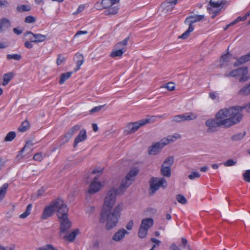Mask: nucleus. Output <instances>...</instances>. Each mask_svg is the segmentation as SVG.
Instances as JSON below:
<instances>
[{
	"instance_id": "1",
	"label": "nucleus",
	"mask_w": 250,
	"mask_h": 250,
	"mask_svg": "<svg viewBox=\"0 0 250 250\" xmlns=\"http://www.w3.org/2000/svg\"><path fill=\"white\" fill-rule=\"evenodd\" d=\"M117 194L118 191L115 188H112L109 190L105 197L104 204L101 212L99 221L101 223H106V229L107 230H110L116 226L121 216L123 204L118 205L115 207L113 211H111Z\"/></svg>"
},
{
	"instance_id": "2",
	"label": "nucleus",
	"mask_w": 250,
	"mask_h": 250,
	"mask_svg": "<svg viewBox=\"0 0 250 250\" xmlns=\"http://www.w3.org/2000/svg\"><path fill=\"white\" fill-rule=\"evenodd\" d=\"M231 107L219 110L214 118L207 120L205 122L208 127L207 132L213 133L218 131L219 127L229 128L241 122V115Z\"/></svg>"
},
{
	"instance_id": "3",
	"label": "nucleus",
	"mask_w": 250,
	"mask_h": 250,
	"mask_svg": "<svg viewBox=\"0 0 250 250\" xmlns=\"http://www.w3.org/2000/svg\"><path fill=\"white\" fill-rule=\"evenodd\" d=\"M204 15H191L186 18L184 23L188 25V30L183 33L179 38L182 39H186L189 35L190 33L194 30V27L192 24L194 22L199 21L204 18Z\"/></svg>"
},
{
	"instance_id": "4",
	"label": "nucleus",
	"mask_w": 250,
	"mask_h": 250,
	"mask_svg": "<svg viewBox=\"0 0 250 250\" xmlns=\"http://www.w3.org/2000/svg\"><path fill=\"white\" fill-rule=\"evenodd\" d=\"M149 193L151 195H153L160 187L165 188L167 186L166 180L163 177H152L149 180Z\"/></svg>"
},
{
	"instance_id": "5",
	"label": "nucleus",
	"mask_w": 250,
	"mask_h": 250,
	"mask_svg": "<svg viewBox=\"0 0 250 250\" xmlns=\"http://www.w3.org/2000/svg\"><path fill=\"white\" fill-rule=\"evenodd\" d=\"M248 74V68L246 66H242L235 70H232L229 73L226 74L225 77H235L241 76L239 79V82L241 83L246 82L249 80V77L247 76Z\"/></svg>"
},
{
	"instance_id": "6",
	"label": "nucleus",
	"mask_w": 250,
	"mask_h": 250,
	"mask_svg": "<svg viewBox=\"0 0 250 250\" xmlns=\"http://www.w3.org/2000/svg\"><path fill=\"white\" fill-rule=\"evenodd\" d=\"M150 123L149 119H144L134 123H129L125 127V131L127 134H130L136 132L141 126Z\"/></svg>"
},
{
	"instance_id": "7",
	"label": "nucleus",
	"mask_w": 250,
	"mask_h": 250,
	"mask_svg": "<svg viewBox=\"0 0 250 250\" xmlns=\"http://www.w3.org/2000/svg\"><path fill=\"white\" fill-rule=\"evenodd\" d=\"M55 211L57 212L59 219L68 217L67 213L68 208L67 206L63 203V200L58 198L55 200Z\"/></svg>"
},
{
	"instance_id": "8",
	"label": "nucleus",
	"mask_w": 250,
	"mask_h": 250,
	"mask_svg": "<svg viewBox=\"0 0 250 250\" xmlns=\"http://www.w3.org/2000/svg\"><path fill=\"white\" fill-rule=\"evenodd\" d=\"M153 220L151 218H146L142 220L138 234H147L148 229L153 225Z\"/></svg>"
},
{
	"instance_id": "9",
	"label": "nucleus",
	"mask_w": 250,
	"mask_h": 250,
	"mask_svg": "<svg viewBox=\"0 0 250 250\" xmlns=\"http://www.w3.org/2000/svg\"><path fill=\"white\" fill-rule=\"evenodd\" d=\"M163 141L161 140L151 146L148 148L149 155H155L159 153L162 148L167 145V143L163 142Z\"/></svg>"
},
{
	"instance_id": "10",
	"label": "nucleus",
	"mask_w": 250,
	"mask_h": 250,
	"mask_svg": "<svg viewBox=\"0 0 250 250\" xmlns=\"http://www.w3.org/2000/svg\"><path fill=\"white\" fill-rule=\"evenodd\" d=\"M60 223V232L67 234L69 232L71 222L68 217L59 219Z\"/></svg>"
},
{
	"instance_id": "11",
	"label": "nucleus",
	"mask_w": 250,
	"mask_h": 250,
	"mask_svg": "<svg viewBox=\"0 0 250 250\" xmlns=\"http://www.w3.org/2000/svg\"><path fill=\"white\" fill-rule=\"evenodd\" d=\"M81 125H76L72 127L64 136L62 137V143H65L69 141V140L72 138L73 135L78 132L81 128Z\"/></svg>"
},
{
	"instance_id": "12",
	"label": "nucleus",
	"mask_w": 250,
	"mask_h": 250,
	"mask_svg": "<svg viewBox=\"0 0 250 250\" xmlns=\"http://www.w3.org/2000/svg\"><path fill=\"white\" fill-rule=\"evenodd\" d=\"M28 35H31L34 37V39H33V38H29L28 39L31 41V42L36 43L43 42L46 39V35L41 34H34L31 31H26L24 33V36L26 37Z\"/></svg>"
},
{
	"instance_id": "13",
	"label": "nucleus",
	"mask_w": 250,
	"mask_h": 250,
	"mask_svg": "<svg viewBox=\"0 0 250 250\" xmlns=\"http://www.w3.org/2000/svg\"><path fill=\"white\" fill-rule=\"evenodd\" d=\"M98 178V177H95L93 178V181L89 185L88 192L90 194L98 192L102 188V186L101 183L97 181Z\"/></svg>"
},
{
	"instance_id": "14",
	"label": "nucleus",
	"mask_w": 250,
	"mask_h": 250,
	"mask_svg": "<svg viewBox=\"0 0 250 250\" xmlns=\"http://www.w3.org/2000/svg\"><path fill=\"white\" fill-rule=\"evenodd\" d=\"M55 200H54L49 206L44 208L42 215V219H45L53 215V212L55 211Z\"/></svg>"
},
{
	"instance_id": "15",
	"label": "nucleus",
	"mask_w": 250,
	"mask_h": 250,
	"mask_svg": "<svg viewBox=\"0 0 250 250\" xmlns=\"http://www.w3.org/2000/svg\"><path fill=\"white\" fill-rule=\"evenodd\" d=\"M132 182L133 180H130L128 177H125V179L122 180L119 188H116V190L118 191V194H123L125 189L131 185Z\"/></svg>"
},
{
	"instance_id": "16",
	"label": "nucleus",
	"mask_w": 250,
	"mask_h": 250,
	"mask_svg": "<svg viewBox=\"0 0 250 250\" xmlns=\"http://www.w3.org/2000/svg\"><path fill=\"white\" fill-rule=\"evenodd\" d=\"M178 0H170L166 1L161 4V7L165 13L170 12L172 10L175 5L177 3Z\"/></svg>"
},
{
	"instance_id": "17",
	"label": "nucleus",
	"mask_w": 250,
	"mask_h": 250,
	"mask_svg": "<svg viewBox=\"0 0 250 250\" xmlns=\"http://www.w3.org/2000/svg\"><path fill=\"white\" fill-rule=\"evenodd\" d=\"M86 138H87V135H86V130L84 129H83L81 130H80L78 135L75 138L74 142L73 144V147L74 148L76 147L78 143H79L80 142L84 141V140H85L86 139Z\"/></svg>"
},
{
	"instance_id": "18",
	"label": "nucleus",
	"mask_w": 250,
	"mask_h": 250,
	"mask_svg": "<svg viewBox=\"0 0 250 250\" xmlns=\"http://www.w3.org/2000/svg\"><path fill=\"white\" fill-rule=\"evenodd\" d=\"M249 61H250V52L245 55H243L237 60V61L234 63V66L236 67L242 64Z\"/></svg>"
},
{
	"instance_id": "19",
	"label": "nucleus",
	"mask_w": 250,
	"mask_h": 250,
	"mask_svg": "<svg viewBox=\"0 0 250 250\" xmlns=\"http://www.w3.org/2000/svg\"><path fill=\"white\" fill-rule=\"evenodd\" d=\"M232 108L235 109L236 110H237L236 112L238 111V114H240L241 115V121L242 120L243 115L242 113V110L244 109H246V111L248 113L250 112V102L247 104V105L245 106H232Z\"/></svg>"
},
{
	"instance_id": "20",
	"label": "nucleus",
	"mask_w": 250,
	"mask_h": 250,
	"mask_svg": "<svg viewBox=\"0 0 250 250\" xmlns=\"http://www.w3.org/2000/svg\"><path fill=\"white\" fill-rule=\"evenodd\" d=\"M238 95L247 96L250 94V82L242 87L238 92Z\"/></svg>"
},
{
	"instance_id": "21",
	"label": "nucleus",
	"mask_w": 250,
	"mask_h": 250,
	"mask_svg": "<svg viewBox=\"0 0 250 250\" xmlns=\"http://www.w3.org/2000/svg\"><path fill=\"white\" fill-rule=\"evenodd\" d=\"M128 40L129 37H127L122 42H120L117 43L114 46V48L118 49H123L124 52H125L126 50V45L127 44Z\"/></svg>"
},
{
	"instance_id": "22",
	"label": "nucleus",
	"mask_w": 250,
	"mask_h": 250,
	"mask_svg": "<svg viewBox=\"0 0 250 250\" xmlns=\"http://www.w3.org/2000/svg\"><path fill=\"white\" fill-rule=\"evenodd\" d=\"M161 174L166 177L171 176V167L169 166L162 165L161 168Z\"/></svg>"
},
{
	"instance_id": "23",
	"label": "nucleus",
	"mask_w": 250,
	"mask_h": 250,
	"mask_svg": "<svg viewBox=\"0 0 250 250\" xmlns=\"http://www.w3.org/2000/svg\"><path fill=\"white\" fill-rule=\"evenodd\" d=\"M230 56L231 55L229 52L226 54L222 55L220 61L221 67L227 65V63L230 60Z\"/></svg>"
},
{
	"instance_id": "24",
	"label": "nucleus",
	"mask_w": 250,
	"mask_h": 250,
	"mask_svg": "<svg viewBox=\"0 0 250 250\" xmlns=\"http://www.w3.org/2000/svg\"><path fill=\"white\" fill-rule=\"evenodd\" d=\"M14 74L13 72H8L5 73L3 76V82L2 84L4 86L6 85L14 77Z\"/></svg>"
},
{
	"instance_id": "25",
	"label": "nucleus",
	"mask_w": 250,
	"mask_h": 250,
	"mask_svg": "<svg viewBox=\"0 0 250 250\" xmlns=\"http://www.w3.org/2000/svg\"><path fill=\"white\" fill-rule=\"evenodd\" d=\"M197 117V115L195 113L192 112L186 113L182 114L183 122L193 120L196 119Z\"/></svg>"
},
{
	"instance_id": "26",
	"label": "nucleus",
	"mask_w": 250,
	"mask_h": 250,
	"mask_svg": "<svg viewBox=\"0 0 250 250\" xmlns=\"http://www.w3.org/2000/svg\"><path fill=\"white\" fill-rule=\"evenodd\" d=\"M226 1L225 0H210L209 1V5L211 7L218 8L225 4Z\"/></svg>"
},
{
	"instance_id": "27",
	"label": "nucleus",
	"mask_w": 250,
	"mask_h": 250,
	"mask_svg": "<svg viewBox=\"0 0 250 250\" xmlns=\"http://www.w3.org/2000/svg\"><path fill=\"white\" fill-rule=\"evenodd\" d=\"M9 186V184L5 183L0 188V202L4 198Z\"/></svg>"
},
{
	"instance_id": "28",
	"label": "nucleus",
	"mask_w": 250,
	"mask_h": 250,
	"mask_svg": "<svg viewBox=\"0 0 250 250\" xmlns=\"http://www.w3.org/2000/svg\"><path fill=\"white\" fill-rule=\"evenodd\" d=\"M11 24L9 20L6 18H3L0 20V33L3 31L2 27L4 26L8 28L10 27Z\"/></svg>"
},
{
	"instance_id": "29",
	"label": "nucleus",
	"mask_w": 250,
	"mask_h": 250,
	"mask_svg": "<svg viewBox=\"0 0 250 250\" xmlns=\"http://www.w3.org/2000/svg\"><path fill=\"white\" fill-rule=\"evenodd\" d=\"M246 135V132L239 133L231 136L230 140L233 142H236L241 140Z\"/></svg>"
},
{
	"instance_id": "30",
	"label": "nucleus",
	"mask_w": 250,
	"mask_h": 250,
	"mask_svg": "<svg viewBox=\"0 0 250 250\" xmlns=\"http://www.w3.org/2000/svg\"><path fill=\"white\" fill-rule=\"evenodd\" d=\"M72 74L71 72H67L62 73L60 76V79L59 81L60 84H63L67 80L70 78Z\"/></svg>"
},
{
	"instance_id": "31",
	"label": "nucleus",
	"mask_w": 250,
	"mask_h": 250,
	"mask_svg": "<svg viewBox=\"0 0 250 250\" xmlns=\"http://www.w3.org/2000/svg\"><path fill=\"white\" fill-rule=\"evenodd\" d=\"M124 53V50L123 49H118L114 48L112 52L110 54V57L111 58H115L117 57H122Z\"/></svg>"
},
{
	"instance_id": "32",
	"label": "nucleus",
	"mask_w": 250,
	"mask_h": 250,
	"mask_svg": "<svg viewBox=\"0 0 250 250\" xmlns=\"http://www.w3.org/2000/svg\"><path fill=\"white\" fill-rule=\"evenodd\" d=\"M139 173V169L137 168H134L130 170L126 175L125 177H128V178L130 180H134V177L137 175Z\"/></svg>"
},
{
	"instance_id": "33",
	"label": "nucleus",
	"mask_w": 250,
	"mask_h": 250,
	"mask_svg": "<svg viewBox=\"0 0 250 250\" xmlns=\"http://www.w3.org/2000/svg\"><path fill=\"white\" fill-rule=\"evenodd\" d=\"M119 8L117 6H110L105 11V15H115L118 13Z\"/></svg>"
},
{
	"instance_id": "34",
	"label": "nucleus",
	"mask_w": 250,
	"mask_h": 250,
	"mask_svg": "<svg viewBox=\"0 0 250 250\" xmlns=\"http://www.w3.org/2000/svg\"><path fill=\"white\" fill-rule=\"evenodd\" d=\"M34 144L31 141H29L27 142L26 143L24 146L20 151V154L17 155V158L20 159L22 158V156L21 155V153H22L23 152V151H24L26 147H31V146H32L34 145Z\"/></svg>"
},
{
	"instance_id": "35",
	"label": "nucleus",
	"mask_w": 250,
	"mask_h": 250,
	"mask_svg": "<svg viewBox=\"0 0 250 250\" xmlns=\"http://www.w3.org/2000/svg\"><path fill=\"white\" fill-rule=\"evenodd\" d=\"M29 126V122L27 120H25L23 122L21 125L19 127L18 130L21 132H24L28 129Z\"/></svg>"
},
{
	"instance_id": "36",
	"label": "nucleus",
	"mask_w": 250,
	"mask_h": 250,
	"mask_svg": "<svg viewBox=\"0 0 250 250\" xmlns=\"http://www.w3.org/2000/svg\"><path fill=\"white\" fill-rule=\"evenodd\" d=\"M76 56L77 58H82L81 60H78L77 62V66H76V68L75 69V71H76L79 70L81 66L83 63L84 58H83V55L81 54L77 53L76 54Z\"/></svg>"
},
{
	"instance_id": "37",
	"label": "nucleus",
	"mask_w": 250,
	"mask_h": 250,
	"mask_svg": "<svg viewBox=\"0 0 250 250\" xmlns=\"http://www.w3.org/2000/svg\"><path fill=\"white\" fill-rule=\"evenodd\" d=\"M31 7L28 5H21L17 7V10L19 12H23L25 11H29Z\"/></svg>"
},
{
	"instance_id": "38",
	"label": "nucleus",
	"mask_w": 250,
	"mask_h": 250,
	"mask_svg": "<svg viewBox=\"0 0 250 250\" xmlns=\"http://www.w3.org/2000/svg\"><path fill=\"white\" fill-rule=\"evenodd\" d=\"M16 134L14 131H10L8 132L4 138V141H12L16 137Z\"/></svg>"
},
{
	"instance_id": "39",
	"label": "nucleus",
	"mask_w": 250,
	"mask_h": 250,
	"mask_svg": "<svg viewBox=\"0 0 250 250\" xmlns=\"http://www.w3.org/2000/svg\"><path fill=\"white\" fill-rule=\"evenodd\" d=\"M31 208H32V205L31 204L28 205L26 207L25 211L24 212H23V213H22L20 215V217L21 218H26L30 213Z\"/></svg>"
},
{
	"instance_id": "40",
	"label": "nucleus",
	"mask_w": 250,
	"mask_h": 250,
	"mask_svg": "<svg viewBox=\"0 0 250 250\" xmlns=\"http://www.w3.org/2000/svg\"><path fill=\"white\" fill-rule=\"evenodd\" d=\"M174 163V157L172 156H170L168 157L163 162V165L167 166V164H168L167 166H169L170 167L172 166Z\"/></svg>"
},
{
	"instance_id": "41",
	"label": "nucleus",
	"mask_w": 250,
	"mask_h": 250,
	"mask_svg": "<svg viewBox=\"0 0 250 250\" xmlns=\"http://www.w3.org/2000/svg\"><path fill=\"white\" fill-rule=\"evenodd\" d=\"M6 58L8 60L14 59L16 61H19L21 59V56L18 54H8L6 56Z\"/></svg>"
},
{
	"instance_id": "42",
	"label": "nucleus",
	"mask_w": 250,
	"mask_h": 250,
	"mask_svg": "<svg viewBox=\"0 0 250 250\" xmlns=\"http://www.w3.org/2000/svg\"><path fill=\"white\" fill-rule=\"evenodd\" d=\"M176 199L177 201L180 204H186L187 202L186 198L181 194H178L176 195Z\"/></svg>"
},
{
	"instance_id": "43",
	"label": "nucleus",
	"mask_w": 250,
	"mask_h": 250,
	"mask_svg": "<svg viewBox=\"0 0 250 250\" xmlns=\"http://www.w3.org/2000/svg\"><path fill=\"white\" fill-rule=\"evenodd\" d=\"M101 4L104 8H108L110 6H112L111 0H102Z\"/></svg>"
},
{
	"instance_id": "44",
	"label": "nucleus",
	"mask_w": 250,
	"mask_h": 250,
	"mask_svg": "<svg viewBox=\"0 0 250 250\" xmlns=\"http://www.w3.org/2000/svg\"><path fill=\"white\" fill-rule=\"evenodd\" d=\"M177 137L174 136H168L166 138H163L161 140L164 141L163 142L167 143V145L170 142H174L177 139Z\"/></svg>"
},
{
	"instance_id": "45",
	"label": "nucleus",
	"mask_w": 250,
	"mask_h": 250,
	"mask_svg": "<svg viewBox=\"0 0 250 250\" xmlns=\"http://www.w3.org/2000/svg\"><path fill=\"white\" fill-rule=\"evenodd\" d=\"M65 61V58L63 57L62 54H58L57 56V59L56 63L58 65H61L63 62Z\"/></svg>"
},
{
	"instance_id": "46",
	"label": "nucleus",
	"mask_w": 250,
	"mask_h": 250,
	"mask_svg": "<svg viewBox=\"0 0 250 250\" xmlns=\"http://www.w3.org/2000/svg\"><path fill=\"white\" fill-rule=\"evenodd\" d=\"M76 235H63L62 239L68 242H73L75 238Z\"/></svg>"
},
{
	"instance_id": "47",
	"label": "nucleus",
	"mask_w": 250,
	"mask_h": 250,
	"mask_svg": "<svg viewBox=\"0 0 250 250\" xmlns=\"http://www.w3.org/2000/svg\"><path fill=\"white\" fill-rule=\"evenodd\" d=\"M244 180L247 182H250V169L247 170L243 175Z\"/></svg>"
},
{
	"instance_id": "48",
	"label": "nucleus",
	"mask_w": 250,
	"mask_h": 250,
	"mask_svg": "<svg viewBox=\"0 0 250 250\" xmlns=\"http://www.w3.org/2000/svg\"><path fill=\"white\" fill-rule=\"evenodd\" d=\"M36 18L32 16H27L24 20V22L27 23H32L35 22Z\"/></svg>"
},
{
	"instance_id": "49",
	"label": "nucleus",
	"mask_w": 250,
	"mask_h": 250,
	"mask_svg": "<svg viewBox=\"0 0 250 250\" xmlns=\"http://www.w3.org/2000/svg\"><path fill=\"white\" fill-rule=\"evenodd\" d=\"M208 96L209 97L213 100L216 99L218 101H219V97L218 96V94L216 92H209Z\"/></svg>"
},
{
	"instance_id": "50",
	"label": "nucleus",
	"mask_w": 250,
	"mask_h": 250,
	"mask_svg": "<svg viewBox=\"0 0 250 250\" xmlns=\"http://www.w3.org/2000/svg\"><path fill=\"white\" fill-rule=\"evenodd\" d=\"M200 177V174L198 172H192L188 176V178L193 180L196 178Z\"/></svg>"
},
{
	"instance_id": "51",
	"label": "nucleus",
	"mask_w": 250,
	"mask_h": 250,
	"mask_svg": "<svg viewBox=\"0 0 250 250\" xmlns=\"http://www.w3.org/2000/svg\"><path fill=\"white\" fill-rule=\"evenodd\" d=\"M172 121L175 122L177 123H180L183 122L182 114L174 116L173 117Z\"/></svg>"
},
{
	"instance_id": "52",
	"label": "nucleus",
	"mask_w": 250,
	"mask_h": 250,
	"mask_svg": "<svg viewBox=\"0 0 250 250\" xmlns=\"http://www.w3.org/2000/svg\"><path fill=\"white\" fill-rule=\"evenodd\" d=\"M37 250H55V248L51 245H46L45 246L40 248Z\"/></svg>"
},
{
	"instance_id": "53",
	"label": "nucleus",
	"mask_w": 250,
	"mask_h": 250,
	"mask_svg": "<svg viewBox=\"0 0 250 250\" xmlns=\"http://www.w3.org/2000/svg\"><path fill=\"white\" fill-rule=\"evenodd\" d=\"M104 106V105L96 106V107H94L93 108H92V109H91L89 111V112L91 114L95 113V112H97L100 111Z\"/></svg>"
},
{
	"instance_id": "54",
	"label": "nucleus",
	"mask_w": 250,
	"mask_h": 250,
	"mask_svg": "<svg viewBox=\"0 0 250 250\" xmlns=\"http://www.w3.org/2000/svg\"><path fill=\"white\" fill-rule=\"evenodd\" d=\"M9 5V3L7 0H0V8H6Z\"/></svg>"
},
{
	"instance_id": "55",
	"label": "nucleus",
	"mask_w": 250,
	"mask_h": 250,
	"mask_svg": "<svg viewBox=\"0 0 250 250\" xmlns=\"http://www.w3.org/2000/svg\"><path fill=\"white\" fill-rule=\"evenodd\" d=\"M235 164L236 162H234L232 159H229L224 163V165L226 167L232 166Z\"/></svg>"
},
{
	"instance_id": "56",
	"label": "nucleus",
	"mask_w": 250,
	"mask_h": 250,
	"mask_svg": "<svg viewBox=\"0 0 250 250\" xmlns=\"http://www.w3.org/2000/svg\"><path fill=\"white\" fill-rule=\"evenodd\" d=\"M165 87H166L167 90L169 91H172L175 89V85L173 83L169 82L167 83Z\"/></svg>"
},
{
	"instance_id": "57",
	"label": "nucleus",
	"mask_w": 250,
	"mask_h": 250,
	"mask_svg": "<svg viewBox=\"0 0 250 250\" xmlns=\"http://www.w3.org/2000/svg\"><path fill=\"white\" fill-rule=\"evenodd\" d=\"M33 159L35 161H41L42 159V155L41 153H37L33 156Z\"/></svg>"
},
{
	"instance_id": "58",
	"label": "nucleus",
	"mask_w": 250,
	"mask_h": 250,
	"mask_svg": "<svg viewBox=\"0 0 250 250\" xmlns=\"http://www.w3.org/2000/svg\"><path fill=\"white\" fill-rule=\"evenodd\" d=\"M182 245L183 248H187L188 250H189V245L188 244V241L185 238L182 239Z\"/></svg>"
},
{
	"instance_id": "59",
	"label": "nucleus",
	"mask_w": 250,
	"mask_h": 250,
	"mask_svg": "<svg viewBox=\"0 0 250 250\" xmlns=\"http://www.w3.org/2000/svg\"><path fill=\"white\" fill-rule=\"evenodd\" d=\"M246 20V17H238L234 21L231 22V24H235L240 21H244Z\"/></svg>"
},
{
	"instance_id": "60",
	"label": "nucleus",
	"mask_w": 250,
	"mask_h": 250,
	"mask_svg": "<svg viewBox=\"0 0 250 250\" xmlns=\"http://www.w3.org/2000/svg\"><path fill=\"white\" fill-rule=\"evenodd\" d=\"M125 235H113L112 240L114 241L118 242L122 240L124 238Z\"/></svg>"
},
{
	"instance_id": "61",
	"label": "nucleus",
	"mask_w": 250,
	"mask_h": 250,
	"mask_svg": "<svg viewBox=\"0 0 250 250\" xmlns=\"http://www.w3.org/2000/svg\"><path fill=\"white\" fill-rule=\"evenodd\" d=\"M85 6L83 5H81L79 6L77 10L73 13L74 15H77L83 11L84 9Z\"/></svg>"
},
{
	"instance_id": "62",
	"label": "nucleus",
	"mask_w": 250,
	"mask_h": 250,
	"mask_svg": "<svg viewBox=\"0 0 250 250\" xmlns=\"http://www.w3.org/2000/svg\"><path fill=\"white\" fill-rule=\"evenodd\" d=\"M14 245H12L9 247H4L0 244V250H14Z\"/></svg>"
},
{
	"instance_id": "63",
	"label": "nucleus",
	"mask_w": 250,
	"mask_h": 250,
	"mask_svg": "<svg viewBox=\"0 0 250 250\" xmlns=\"http://www.w3.org/2000/svg\"><path fill=\"white\" fill-rule=\"evenodd\" d=\"M133 226V220H130L126 225L125 228L128 230H131Z\"/></svg>"
},
{
	"instance_id": "64",
	"label": "nucleus",
	"mask_w": 250,
	"mask_h": 250,
	"mask_svg": "<svg viewBox=\"0 0 250 250\" xmlns=\"http://www.w3.org/2000/svg\"><path fill=\"white\" fill-rule=\"evenodd\" d=\"M170 250H181L176 245L175 243H172L169 247Z\"/></svg>"
}]
</instances>
